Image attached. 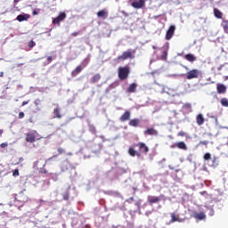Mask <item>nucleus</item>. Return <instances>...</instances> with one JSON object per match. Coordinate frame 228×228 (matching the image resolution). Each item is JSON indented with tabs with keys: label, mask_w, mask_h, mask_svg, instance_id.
<instances>
[{
	"label": "nucleus",
	"mask_w": 228,
	"mask_h": 228,
	"mask_svg": "<svg viewBox=\"0 0 228 228\" xmlns=\"http://www.w3.org/2000/svg\"><path fill=\"white\" fill-rule=\"evenodd\" d=\"M129 74H131V70L129 67H119L118 68V78L121 81H126L129 77Z\"/></svg>",
	"instance_id": "obj_1"
},
{
	"label": "nucleus",
	"mask_w": 228,
	"mask_h": 228,
	"mask_svg": "<svg viewBox=\"0 0 228 228\" xmlns=\"http://www.w3.org/2000/svg\"><path fill=\"white\" fill-rule=\"evenodd\" d=\"M133 53L134 51L127 50L122 53V55H119L118 57V61H126V60H133L134 58V55H133Z\"/></svg>",
	"instance_id": "obj_2"
},
{
	"label": "nucleus",
	"mask_w": 228,
	"mask_h": 228,
	"mask_svg": "<svg viewBox=\"0 0 228 228\" xmlns=\"http://www.w3.org/2000/svg\"><path fill=\"white\" fill-rule=\"evenodd\" d=\"M37 134H38L37 130H34L32 133L26 134V142L28 143H34V142H37Z\"/></svg>",
	"instance_id": "obj_3"
},
{
	"label": "nucleus",
	"mask_w": 228,
	"mask_h": 228,
	"mask_svg": "<svg viewBox=\"0 0 228 228\" xmlns=\"http://www.w3.org/2000/svg\"><path fill=\"white\" fill-rule=\"evenodd\" d=\"M200 76V71L199 69H191V71L187 72L186 79H197Z\"/></svg>",
	"instance_id": "obj_4"
},
{
	"label": "nucleus",
	"mask_w": 228,
	"mask_h": 228,
	"mask_svg": "<svg viewBox=\"0 0 228 228\" xmlns=\"http://www.w3.org/2000/svg\"><path fill=\"white\" fill-rule=\"evenodd\" d=\"M67 19V13L61 12L55 19L53 20V24L59 26L60 22H63Z\"/></svg>",
	"instance_id": "obj_5"
},
{
	"label": "nucleus",
	"mask_w": 228,
	"mask_h": 228,
	"mask_svg": "<svg viewBox=\"0 0 228 228\" xmlns=\"http://www.w3.org/2000/svg\"><path fill=\"white\" fill-rule=\"evenodd\" d=\"M143 133L145 136H158L159 134V132L152 127L147 128Z\"/></svg>",
	"instance_id": "obj_6"
},
{
	"label": "nucleus",
	"mask_w": 228,
	"mask_h": 228,
	"mask_svg": "<svg viewBox=\"0 0 228 228\" xmlns=\"http://www.w3.org/2000/svg\"><path fill=\"white\" fill-rule=\"evenodd\" d=\"M134 147H138L139 151H141V152H143L144 154H147V152H149V148L147 147L145 142H138L136 144H134Z\"/></svg>",
	"instance_id": "obj_7"
},
{
	"label": "nucleus",
	"mask_w": 228,
	"mask_h": 228,
	"mask_svg": "<svg viewBox=\"0 0 228 228\" xmlns=\"http://www.w3.org/2000/svg\"><path fill=\"white\" fill-rule=\"evenodd\" d=\"M174 33H175V26L172 25L167 31L166 40H172V37H174Z\"/></svg>",
	"instance_id": "obj_8"
},
{
	"label": "nucleus",
	"mask_w": 228,
	"mask_h": 228,
	"mask_svg": "<svg viewBox=\"0 0 228 228\" xmlns=\"http://www.w3.org/2000/svg\"><path fill=\"white\" fill-rule=\"evenodd\" d=\"M216 91H217V94H226L227 86H225V85H224V84L217 83L216 84Z\"/></svg>",
	"instance_id": "obj_9"
},
{
	"label": "nucleus",
	"mask_w": 228,
	"mask_h": 228,
	"mask_svg": "<svg viewBox=\"0 0 228 228\" xmlns=\"http://www.w3.org/2000/svg\"><path fill=\"white\" fill-rule=\"evenodd\" d=\"M133 8H135L136 10H140L145 6V0H139L132 3Z\"/></svg>",
	"instance_id": "obj_10"
},
{
	"label": "nucleus",
	"mask_w": 228,
	"mask_h": 228,
	"mask_svg": "<svg viewBox=\"0 0 228 228\" xmlns=\"http://www.w3.org/2000/svg\"><path fill=\"white\" fill-rule=\"evenodd\" d=\"M172 149H175V147L177 149H181L182 151H187L188 147L186 146V143L184 142H178L175 144L171 146Z\"/></svg>",
	"instance_id": "obj_11"
},
{
	"label": "nucleus",
	"mask_w": 228,
	"mask_h": 228,
	"mask_svg": "<svg viewBox=\"0 0 228 228\" xmlns=\"http://www.w3.org/2000/svg\"><path fill=\"white\" fill-rule=\"evenodd\" d=\"M131 119V111L126 110L123 113V115L119 118L120 122H127V120Z\"/></svg>",
	"instance_id": "obj_12"
},
{
	"label": "nucleus",
	"mask_w": 228,
	"mask_h": 228,
	"mask_svg": "<svg viewBox=\"0 0 228 228\" xmlns=\"http://www.w3.org/2000/svg\"><path fill=\"white\" fill-rule=\"evenodd\" d=\"M161 200V197L158 196H148V203L149 204H158Z\"/></svg>",
	"instance_id": "obj_13"
},
{
	"label": "nucleus",
	"mask_w": 228,
	"mask_h": 228,
	"mask_svg": "<svg viewBox=\"0 0 228 228\" xmlns=\"http://www.w3.org/2000/svg\"><path fill=\"white\" fill-rule=\"evenodd\" d=\"M193 218H195V220H206V214L204 212L194 213Z\"/></svg>",
	"instance_id": "obj_14"
},
{
	"label": "nucleus",
	"mask_w": 228,
	"mask_h": 228,
	"mask_svg": "<svg viewBox=\"0 0 228 228\" xmlns=\"http://www.w3.org/2000/svg\"><path fill=\"white\" fill-rule=\"evenodd\" d=\"M97 17L100 19H108V11H106V9L99 11L97 12Z\"/></svg>",
	"instance_id": "obj_15"
},
{
	"label": "nucleus",
	"mask_w": 228,
	"mask_h": 228,
	"mask_svg": "<svg viewBox=\"0 0 228 228\" xmlns=\"http://www.w3.org/2000/svg\"><path fill=\"white\" fill-rule=\"evenodd\" d=\"M184 60H187V61H191V63H193V61H197V57L191 53L185 54L183 56Z\"/></svg>",
	"instance_id": "obj_16"
},
{
	"label": "nucleus",
	"mask_w": 228,
	"mask_h": 228,
	"mask_svg": "<svg viewBox=\"0 0 228 228\" xmlns=\"http://www.w3.org/2000/svg\"><path fill=\"white\" fill-rule=\"evenodd\" d=\"M137 87L138 85H136V83H133L127 87L126 92H128V94H134V92H136Z\"/></svg>",
	"instance_id": "obj_17"
},
{
	"label": "nucleus",
	"mask_w": 228,
	"mask_h": 228,
	"mask_svg": "<svg viewBox=\"0 0 228 228\" xmlns=\"http://www.w3.org/2000/svg\"><path fill=\"white\" fill-rule=\"evenodd\" d=\"M28 19H29V15L28 14H19L16 18V20L19 21V22H24V20H28Z\"/></svg>",
	"instance_id": "obj_18"
},
{
	"label": "nucleus",
	"mask_w": 228,
	"mask_h": 228,
	"mask_svg": "<svg viewBox=\"0 0 228 228\" xmlns=\"http://www.w3.org/2000/svg\"><path fill=\"white\" fill-rule=\"evenodd\" d=\"M196 122H197L198 126H202L205 122L204 115L199 114L196 118Z\"/></svg>",
	"instance_id": "obj_19"
},
{
	"label": "nucleus",
	"mask_w": 228,
	"mask_h": 228,
	"mask_svg": "<svg viewBox=\"0 0 228 228\" xmlns=\"http://www.w3.org/2000/svg\"><path fill=\"white\" fill-rule=\"evenodd\" d=\"M129 126H131V127H138V126L140 125V119L138 118H134L129 121Z\"/></svg>",
	"instance_id": "obj_20"
},
{
	"label": "nucleus",
	"mask_w": 228,
	"mask_h": 228,
	"mask_svg": "<svg viewBox=\"0 0 228 228\" xmlns=\"http://www.w3.org/2000/svg\"><path fill=\"white\" fill-rule=\"evenodd\" d=\"M221 26L224 31L228 35V20H223L221 22Z\"/></svg>",
	"instance_id": "obj_21"
},
{
	"label": "nucleus",
	"mask_w": 228,
	"mask_h": 228,
	"mask_svg": "<svg viewBox=\"0 0 228 228\" xmlns=\"http://www.w3.org/2000/svg\"><path fill=\"white\" fill-rule=\"evenodd\" d=\"M214 15L216 17V19H222L224 17V12L220 10L215 8L214 9Z\"/></svg>",
	"instance_id": "obj_22"
},
{
	"label": "nucleus",
	"mask_w": 228,
	"mask_h": 228,
	"mask_svg": "<svg viewBox=\"0 0 228 228\" xmlns=\"http://www.w3.org/2000/svg\"><path fill=\"white\" fill-rule=\"evenodd\" d=\"M53 113H54L56 118H61L62 116H61V112L60 107L57 106V107L53 110Z\"/></svg>",
	"instance_id": "obj_23"
},
{
	"label": "nucleus",
	"mask_w": 228,
	"mask_h": 228,
	"mask_svg": "<svg viewBox=\"0 0 228 228\" xmlns=\"http://www.w3.org/2000/svg\"><path fill=\"white\" fill-rule=\"evenodd\" d=\"M128 154L132 156V158H134V156H140V152L135 151L134 148H129Z\"/></svg>",
	"instance_id": "obj_24"
},
{
	"label": "nucleus",
	"mask_w": 228,
	"mask_h": 228,
	"mask_svg": "<svg viewBox=\"0 0 228 228\" xmlns=\"http://www.w3.org/2000/svg\"><path fill=\"white\" fill-rule=\"evenodd\" d=\"M61 195H62L63 200H69L70 197V191H69V189H67Z\"/></svg>",
	"instance_id": "obj_25"
},
{
	"label": "nucleus",
	"mask_w": 228,
	"mask_h": 228,
	"mask_svg": "<svg viewBox=\"0 0 228 228\" xmlns=\"http://www.w3.org/2000/svg\"><path fill=\"white\" fill-rule=\"evenodd\" d=\"M99 81H101V74L94 75L91 79V83H97Z\"/></svg>",
	"instance_id": "obj_26"
},
{
	"label": "nucleus",
	"mask_w": 228,
	"mask_h": 228,
	"mask_svg": "<svg viewBox=\"0 0 228 228\" xmlns=\"http://www.w3.org/2000/svg\"><path fill=\"white\" fill-rule=\"evenodd\" d=\"M82 70L83 68L81 66L77 67L76 69L72 71V76L76 77L77 74L81 73Z\"/></svg>",
	"instance_id": "obj_27"
},
{
	"label": "nucleus",
	"mask_w": 228,
	"mask_h": 228,
	"mask_svg": "<svg viewBox=\"0 0 228 228\" xmlns=\"http://www.w3.org/2000/svg\"><path fill=\"white\" fill-rule=\"evenodd\" d=\"M202 145L204 147H208V145H209V141H200L199 143H198V147H202Z\"/></svg>",
	"instance_id": "obj_28"
},
{
	"label": "nucleus",
	"mask_w": 228,
	"mask_h": 228,
	"mask_svg": "<svg viewBox=\"0 0 228 228\" xmlns=\"http://www.w3.org/2000/svg\"><path fill=\"white\" fill-rule=\"evenodd\" d=\"M221 104H222V106H224L225 108H228V100H227V98H222L221 99Z\"/></svg>",
	"instance_id": "obj_29"
},
{
	"label": "nucleus",
	"mask_w": 228,
	"mask_h": 228,
	"mask_svg": "<svg viewBox=\"0 0 228 228\" xmlns=\"http://www.w3.org/2000/svg\"><path fill=\"white\" fill-rule=\"evenodd\" d=\"M35 45H37V43L33 40H30L28 43V46L29 47V49H33V47H35Z\"/></svg>",
	"instance_id": "obj_30"
},
{
	"label": "nucleus",
	"mask_w": 228,
	"mask_h": 228,
	"mask_svg": "<svg viewBox=\"0 0 228 228\" xmlns=\"http://www.w3.org/2000/svg\"><path fill=\"white\" fill-rule=\"evenodd\" d=\"M89 131L90 133H92L93 134H95V133H97V131L95 130V126L89 125Z\"/></svg>",
	"instance_id": "obj_31"
},
{
	"label": "nucleus",
	"mask_w": 228,
	"mask_h": 228,
	"mask_svg": "<svg viewBox=\"0 0 228 228\" xmlns=\"http://www.w3.org/2000/svg\"><path fill=\"white\" fill-rule=\"evenodd\" d=\"M203 158L205 161H209V159H211V153H206Z\"/></svg>",
	"instance_id": "obj_32"
},
{
	"label": "nucleus",
	"mask_w": 228,
	"mask_h": 228,
	"mask_svg": "<svg viewBox=\"0 0 228 228\" xmlns=\"http://www.w3.org/2000/svg\"><path fill=\"white\" fill-rule=\"evenodd\" d=\"M167 56H168V53L164 51L161 55L162 60H167Z\"/></svg>",
	"instance_id": "obj_33"
},
{
	"label": "nucleus",
	"mask_w": 228,
	"mask_h": 228,
	"mask_svg": "<svg viewBox=\"0 0 228 228\" xmlns=\"http://www.w3.org/2000/svg\"><path fill=\"white\" fill-rule=\"evenodd\" d=\"M12 175L13 177H17L19 175V169H15L13 172H12Z\"/></svg>",
	"instance_id": "obj_34"
},
{
	"label": "nucleus",
	"mask_w": 228,
	"mask_h": 228,
	"mask_svg": "<svg viewBox=\"0 0 228 228\" xmlns=\"http://www.w3.org/2000/svg\"><path fill=\"white\" fill-rule=\"evenodd\" d=\"M171 222H177V217L175 216V215H174V214H172V216H171Z\"/></svg>",
	"instance_id": "obj_35"
},
{
	"label": "nucleus",
	"mask_w": 228,
	"mask_h": 228,
	"mask_svg": "<svg viewBox=\"0 0 228 228\" xmlns=\"http://www.w3.org/2000/svg\"><path fill=\"white\" fill-rule=\"evenodd\" d=\"M0 147H1V149H4V148L8 147V142H3V143H1V144H0Z\"/></svg>",
	"instance_id": "obj_36"
},
{
	"label": "nucleus",
	"mask_w": 228,
	"mask_h": 228,
	"mask_svg": "<svg viewBox=\"0 0 228 228\" xmlns=\"http://www.w3.org/2000/svg\"><path fill=\"white\" fill-rule=\"evenodd\" d=\"M57 151L59 154H63V152H65V150L63 148H58Z\"/></svg>",
	"instance_id": "obj_37"
},
{
	"label": "nucleus",
	"mask_w": 228,
	"mask_h": 228,
	"mask_svg": "<svg viewBox=\"0 0 228 228\" xmlns=\"http://www.w3.org/2000/svg\"><path fill=\"white\" fill-rule=\"evenodd\" d=\"M24 112H20L19 115H18V118H24Z\"/></svg>",
	"instance_id": "obj_38"
},
{
	"label": "nucleus",
	"mask_w": 228,
	"mask_h": 228,
	"mask_svg": "<svg viewBox=\"0 0 228 228\" xmlns=\"http://www.w3.org/2000/svg\"><path fill=\"white\" fill-rule=\"evenodd\" d=\"M178 136H186V133H184V131H180Z\"/></svg>",
	"instance_id": "obj_39"
},
{
	"label": "nucleus",
	"mask_w": 228,
	"mask_h": 228,
	"mask_svg": "<svg viewBox=\"0 0 228 228\" xmlns=\"http://www.w3.org/2000/svg\"><path fill=\"white\" fill-rule=\"evenodd\" d=\"M126 202H129V203L134 202V197H131V198H129L128 200H126Z\"/></svg>",
	"instance_id": "obj_40"
},
{
	"label": "nucleus",
	"mask_w": 228,
	"mask_h": 228,
	"mask_svg": "<svg viewBox=\"0 0 228 228\" xmlns=\"http://www.w3.org/2000/svg\"><path fill=\"white\" fill-rule=\"evenodd\" d=\"M26 104H29V101L22 102L21 106H26Z\"/></svg>",
	"instance_id": "obj_41"
},
{
	"label": "nucleus",
	"mask_w": 228,
	"mask_h": 228,
	"mask_svg": "<svg viewBox=\"0 0 228 228\" xmlns=\"http://www.w3.org/2000/svg\"><path fill=\"white\" fill-rule=\"evenodd\" d=\"M47 61H48V63H51L53 61V57L52 56H48L47 57Z\"/></svg>",
	"instance_id": "obj_42"
},
{
	"label": "nucleus",
	"mask_w": 228,
	"mask_h": 228,
	"mask_svg": "<svg viewBox=\"0 0 228 228\" xmlns=\"http://www.w3.org/2000/svg\"><path fill=\"white\" fill-rule=\"evenodd\" d=\"M216 161H218V158L214 157L213 160H212L213 164L215 165V163H216Z\"/></svg>",
	"instance_id": "obj_43"
},
{
	"label": "nucleus",
	"mask_w": 228,
	"mask_h": 228,
	"mask_svg": "<svg viewBox=\"0 0 228 228\" xmlns=\"http://www.w3.org/2000/svg\"><path fill=\"white\" fill-rule=\"evenodd\" d=\"M77 35H79V32H73L71 34V37H77Z\"/></svg>",
	"instance_id": "obj_44"
},
{
	"label": "nucleus",
	"mask_w": 228,
	"mask_h": 228,
	"mask_svg": "<svg viewBox=\"0 0 228 228\" xmlns=\"http://www.w3.org/2000/svg\"><path fill=\"white\" fill-rule=\"evenodd\" d=\"M40 172H41V174H47V170L46 169H41Z\"/></svg>",
	"instance_id": "obj_45"
},
{
	"label": "nucleus",
	"mask_w": 228,
	"mask_h": 228,
	"mask_svg": "<svg viewBox=\"0 0 228 228\" xmlns=\"http://www.w3.org/2000/svg\"><path fill=\"white\" fill-rule=\"evenodd\" d=\"M0 77H4V72H0Z\"/></svg>",
	"instance_id": "obj_46"
},
{
	"label": "nucleus",
	"mask_w": 228,
	"mask_h": 228,
	"mask_svg": "<svg viewBox=\"0 0 228 228\" xmlns=\"http://www.w3.org/2000/svg\"><path fill=\"white\" fill-rule=\"evenodd\" d=\"M34 167H38V160H37L36 162H34Z\"/></svg>",
	"instance_id": "obj_47"
},
{
	"label": "nucleus",
	"mask_w": 228,
	"mask_h": 228,
	"mask_svg": "<svg viewBox=\"0 0 228 228\" xmlns=\"http://www.w3.org/2000/svg\"><path fill=\"white\" fill-rule=\"evenodd\" d=\"M20 0H14L13 3L17 4V3H20Z\"/></svg>",
	"instance_id": "obj_48"
},
{
	"label": "nucleus",
	"mask_w": 228,
	"mask_h": 228,
	"mask_svg": "<svg viewBox=\"0 0 228 228\" xmlns=\"http://www.w3.org/2000/svg\"><path fill=\"white\" fill-rule=\"evenodd\" d=\"M33 15H38V12L37 11H34Z\"/></svg>",
	"instance_id": "obj_49"
},
{
	"label": "nucleus",
	"mask_w": 228,
	"mask_h": 228,
	"mask_svg": "<svg viewBox=\"0 0 228 228\" xmlns=\"http://www.w3.org/2000/svg\"><path fill=\"white\" fill-rule=\"evenodd\" d=\"M3 134V129H0V136Z\"/></svg>",
	"instance_id": "obj_50"
},
{
	"label": "nucleus",
	"mask_w": 228,
	"mask_h": 228,
	"mask_svg": "<svg viewBox=\"0 0 228 228\" xmlns=\"http://www.w3.org/2000/svg\"><path fill=\"white\" fill-rule=\"evenodd\" d=\"M222 67L223 66H220L219 68H217V70H222Z\"/></svg>",
	"instance_id": "obj_51"
},
{
	"label": "nucleus",
	"mask_w": 228,
	"mask_h": 228,
	"mask_svg": "<svg viewBox=\"0 0 228 228\" xmlns=\"http://www.w3.org/2000/svg\"><path fill=\"white\" fill-rule=\"evenodd\" d=\"M37 102H40V100L39 99L36 100V104H37Z\"/></svg>",
	"instance_id": "obj_52"
},
{
	"label": "nucleus",
	"mask_w": 228,
	"mask_h": 228,
	"mask_svg": "<svg viewBox=\"0 0 228 228\" xmlns=\"http://www.w3.org/2000/svg\"><path fill=\"white\" fill-rule=\"evenodd\" d=\"M227 79H228V77H224V81H227Z\"/></svg>",
	"instance_id": "obj_53"
},
{
	"label": "nucleus",
	"mask_w": 228,
	"mask_h": 228,
	"mask_svg": "<svg viewBox=\"0 0 228 228\" xmlns=\"http://www.w3.org/2000/svg\"><path fill=\"white\" fill-rule=\"evenodd\" d=\"M20 65H22V64H18L17 67H20Z\"/></svg>",
	"instance_id": "obj_54"
},
{
	"label": "nucleus",
	"mask_w": 228,
	"mask_h": 228,
	"mask_svg": "<svg viewBox=\"0 0 228 228\" xmlns=\"http://www.w3.org/2000/svg\"><path fill=\"white\" fill-rule=\"evenodd\" d=\"M185 69L188 70V68H187V67H185Z\"/></svg>",
	"instance_id": "obj_55"
}]
</instances>
